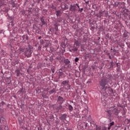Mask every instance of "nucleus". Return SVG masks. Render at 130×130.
Here are the masks:
<instances>
[{
    "label": "nucleus",
    "instance_id": "obj_1",
    "mask_svg": "<svg viewBox=\"0 0 130 130\" xmlns=\"http://www.w3.org/2000/svg\"><path fill=\"white\" fill-rule=\"evenodd\" d=\"M32 53H33V47L31 45H28L27 47L25 48V52H24V55L26 56V57H31V55H32Z\"/></svg>",
    "mask_w": 130,
    "mask_h": 130
},
{
    "label": "nucleus",
    "instance_id": "obj_2",
    "mask_svg": "<svg viewBox=\"0 0 130 130\" xmlns=\"http://www.w3.org/2000/svg\"><path fill=\"white\" fill-rule=\"evenodd\" d=\"M118 8V9H122L124 14L129 13V10L125 9V3H124V2H119Z\"/></svg>",
    "mask_w": 130,
    "mask_h": 130
},
{
    "label": "nucleus",
    "instance_id": "obj_3",
    "mask_svg": "<svg viewBox=\"0 0 130 130\" xmlns=\"http://www.w3.org/2000/svg\"><path fill=\"white\" fill-rule=\"evenodd\" d=\"M77 8H78V9L80 8V6L79 5V4H74L70 5L69 11H70V12H73V13H76V12H77Z\"/></svg>",
    "mask_w": 130,
    "mask_h": 130
},
{
    "label": "nucleus",
    "instance_id": "obj_4",
    "mask_svg": "<svg viewBox=\"0 0 130 130\" xmlns=\"http://www.w3.org/2000/svg\"><path fill=\"white\" fill-rule=\"evenodd\" d=\"M69 50L70 52H77L79 49V47L77 46L76 45H69Z\"/></svg>",
    "mask_w": 130,
    "mask_h": 130
},
{
    "label": "nucleus",
    "instance_id": "obj_5",
    "mask_svg": "<svg viewBox=\"0 0 130 130\" xmlns=\"http://www.w3.org/2000/svg\"><path fill=\"white\" fill-rule=\"evenodd\" d=\"M107 83H108V82L105 78L101 79L100 81V86H101L102 90L106 87Z\"/></svg>",
    "mask_w": 130,
    "mask_h": 130
},
{
    "label": "nucleus",
    "instance_id": "obj_6",
    "mask_svg": "<svg viewBox=\"0 0 130 130\" xmlns=\"http://www.w3.org/2000/svg\"><path fill=\"white\" fill-rule=\"evenodd\" d=\"M61 85H62L64 87L67 86V88L65 87L66 90L71 89V85L70 84V81H69V80L61 82Z\"/></svg>",
    "mask_w": 130,
    "mask_h": 130
},
{
    "label": "nucleus",
    "instance_id": "obj_7",
    "mask_svg": "<svg viewBox=\"0 0 130 130\" xmlns=\"http://www.w3.org/2000/svg\"><path fill=\"white\" fill-rule=\"evenodd\" d=\"M103 91H105L106 94H114L113 89L110 87L106 86L104 89H102Z\"/></svg>",
    "mask_w": 130,
    "mask_h": 130
},
{
    "label": "nucleus",
    "instance_id": "obj_8",
    "mask_svg": "<svg viewBox=\"0 0 130 130\" xmlns=\"http://www.w3.org/2000/svg\"><path fill=\"white\" fill-rule=\"evenodd\" d=\"M1 121L2 122V126H5V130H9V126H8V124H7V122L5 120L4 117H1Z\"/></svg>",
    "mask_w": 130,
    "mask_h": 130
},
{
    "label": "nucleus",
    "instance_id": "obj_9",
    "mask_svg": "<svg viewBox=\"0 0 130 130\" xmlns=\"http://www.w3.org/2000/svg\"><path fill=\"white\" fill-rule=\"evenodd\" d=\"M82 41H81V38H75L74 39V45H76L78 47H80Z\"/></svg>",
    "mask_w": 130,
    "mask_h": 130
},
{
    "label": "nucleus",
    "instance_id": "obj_10",
    "mask_svg": "<svg viewBox=\"0 0 130 130\" xmlns=\"http://www.w3.org/2000/svg\"><path fill=\"white\" fill-rule=\"evenodd\" d=\"M117 107H121V108H122V109H123V114H125V110L124 109V108H125V107H126V104L123 105L122 104H120L119 103H118Z\"/></svg>",
    "mask_w": 130,
    "mask_h": 130
},
{
    "label": "nucleus",
    "instance_id": "obj_11",
    "mask_svg": "<svg viewBox=\"0 0 130 130\" xmlns=\"http://www.w3.org/2000/svg\"><path fill=\"white\" fill-rule=\"evenodd\" d=\"M58 104H62L63 102H64V99L63 98L61 97V96H59L57 98V100Z\"/></svg>",
    "mask_w": 130,
    "mask_h": 130
},
{
    "label": "nucleus",
    "instance_id": "obj_12",
    "mask_svg": "<svg viewBox=\"0 0 130 130\" xmlns=\"http://www.w3.org/2000/svg\"><path fill=\"white\" fill-rule=\"evenodd\" d=\"M111 114H112L111 110L107 111L106 116L108 118V119H109L110 122H111Z\"/></svg>",
    "mask_w": 130,
    "mask_h": 130
},
{
    "label": "nucleus",
    "instance_id": "obj_13",
    "mask_svg": "<svg viewBox=\"0 0 130 130\" xmlns=\"http://www.w3.org/2000/svg\"><path fill=\"white\" fill-rule=\"evenodd\" d=\"M64 63L66 64V66H68V68H72V66H71V61L70 60H69V59H64Z\"/></svg>",
    "mask_w": 130,
    "mask_h": 130
},
{
    "label": "nucleus",
    "instance_id": "obj_14",
    "mask_svg": "<svg viewBox=\"0 0 130 130\" xmlns=\"http://www.w3.org/2000/svg\"><path fill=\"white\" fill-rule=\"evenodd\" d=\"M107 127H106V126L102 127L98 125H95V130H107Z\"/></svg>",
    "mask_w": 130,
    "mask_h": 130
},
{
    "label": "nucleus",
    "instance_id": "obj_15",
    "mask_svg": "<svg viewBox=\"0 0 130 130\" xmlns=\"http://www.w3.org/2000/svg\"><path fill=\"white\" fill-rule=\"evenodd\" d=\"M59 119H60L61 121H64V120H67V114H61V116L59 117Z\"/></svg>",
    "mask_w": 130,
    "mask_h": 130
},
{
    "label": "nucleus",
    "instance_id": "obj_16",
    "mask_svg": "<svg viewBox=\"0 0 130 130\" xmlns=\"http://www.w3.org/2000/svg\"><path fill=\"white\" fill-rule=\"evenodd\" d=\"M104 14H105V11H101L96 14V16L98 18H101V17H103V16H104Z\"/></svg>",
    "mask_w": 130,
    "mask_h": 130
},
{
    "label": "nucleus",
    "instance_id": "obj_17",
    "mask_svg": "<svg viewBox=\"0 0 130 130\" xmlns=\"http://www.w3.org/2000/svg\"><path fill=\"white\" fill-rule=\"evenodd\" d=\"M8 16V19L9 21H11L10 23H11L12 26H14V17L10 16L9 14H7Z\"/></svg>",
    "mask_w": 130,
    "mask_h": 130
},
{
    "label": "nucleus",
    "instance_id": "obj_18",
    "mask_svg": "<svg viewBox=\"0 0 130 130\" xmlns=\"http://www.w3.org/2000/svg\"><path fill=\"white\" fill-rule=\"evenodd\" d=\"M55 60H63V59H64V57H62L61 56V54H60V53H59L58 56H57L55 58Z\"/></svg>",
    "mask_w": 130,
    "mask_h": 130
},
{
    "label": "nucleus",
    "instance_id": "obj_19",
    "mask_svg": "<svg viewBox=\"0 0 130 130\" xmlns=\"http://www.w3.org/2000/svg\"><path fill=\"white\" fill-rule=\"evenodd\" d=\"M61 109H62V106H61V104H59V105L55 108L56 112L58 113L59 110H61Z\"/></svg>",
    "mask_w": 130,
    "mask_h": 130
},
{
    "label": "nucleus",
    "instance_id": "obj_20",
    "mask_svg": "<svg viewBox=\"0 0 130 130\" xmlns=\"http://www.w3.org/2000/svg\"><path fill=\"white\" fill-rule=\"evenodd\" d=\"M40 20L42 22V26L43 25H46L47 20L46 19H44V16H42V17H41Z\"/></svg>",
    "mask_w": 130,
    "mask_h": 130
},
{
    "label": "nucleus",
    "instance_id": "obj_21",
    "mask_svg": "<svg viewBox=\"0 0 130 130\" xmlns=\"http://www.w3.org/2000/svg\"><path fill=\"white\" fill-rule=\"evenodd\" d=\"M24 92H25V89L23 87H22L21 88H20L19 91L17 92V94H24Z\"/></svg>",
    "mask_w": 130,
    "mask_h": 130
},
{
    "label": "nucleus",
    "instance_id": "obj_22",
    "mask_svg": "<svg viewBox=\"0 0 130 130\" xmlns=\"http://www.w3.org/2000/svg\"><path fill=\"white\" fill-rule=\"evenodd\" d=\"M112 109L114 111V114L116 115L117 116L118 115V114L119 113V110L117 109L114 108V107H111Z\"/></svg>",
    "mask_w": 130,
    "mask_h": 130
},
{
    "label": "nucleus",
    "instance_id": "obj_23",
    "mask_svg": "<svg viewBox=\"0 0 130 130\" xmlns=\"http://www.w3.org/2000/svg\"><path fill=\"white\" fill-rule=\"evenodd\" d=\"M128 32L127 31L125 30L124 34H123V38H125V39H127L128 38Z\"/></svg>",
    "mask_w": 130,
    "mask_h": 130
},
{
    "label": "nucleus",
    "instance_id": "obj_24",
    "mask_svg": "<svg viewBox=\"0 0 130 130\" xmlns=\"http://www.w3.org/2000/svg\"><path fill=\"white\" fill-rule=\"evenodd\" d=\"M27 12V15L28 16H30L32 13H33V8H29V10H26Z\"/></svg>",
    "mask_w": 130,
    "mask_h": 130
},
{
    "label": "nucleus",
    "instance_id": "obj_25",
    "mask_svg": "<svg viewBox=\"0 0 130 130\" xmlns=\"http://www.w3.org/2000/svg\"><path fill=\"white\" fill-rule=\"evenodd\" d=\"M54 26V30H55V34L57 35V34L56 32L58 31V25H57L56 24H55Z\"/></svg>",
    "mask_w": 130,
    "mask_h": 130
},
{
    "label": "nucleus",
    "instance_id": "obj_26",
    "mask_svg": "<svg viewBox=\"0 0 130 130\" xmlns=\"http://www.w3.org/2000/svg\"><path fill=\"white\" fill-rule=\"evenodd\" d=\"M29 39V37H28V35H24L22 36V40L24 41L28 40Z\"/></svg>",
    "mask_w": 130,
    "mask_h": 130
},
{
    "label": "nucleus",
    "instance_id": "obj_27",
    "mask_svg": "<svg viewBox=\"0 0 130 130\" xmlns=\"http://www.w3.org/2000/svg\"><path fill=\"white\" fill-rule=\"evenodd\" d=\"M21 13H22V15H23V16H28L27 10L22 11H21Z\"/></svg>",
    "mask_w": 130,
    "mask_h": 130
},
{
    "label": "nucleus",
    "instance_id": "obj_28",
    "mask_svg": "<svg viewBox=\"0 0 130 130\" xmlns=\"http://www.w3.org/2000/svg\"><path fill=\"white\" fill-rule=\"evenodd\" d=\"M114 66H115V63L113 62V61H111L110 62V68L112 69V68H113L114 67Z\"/></svg>",
    "mask_w": 130,
    "mask_h": 130
},
{
    "label": "nucleus",
    "instance_id": "obj_29",
    "mask_svg": "<svg viewBox=\"0 0 130 130\" xmlns=\"http://www.w3.org/2000/svg\"><path fill=\"white\" fill-rule=\"evenodd\" d=\"M49 93L50 94H53V93H56V89L55 88H53L50 91H49Z\"/></svg>",
    "mask_w": 130,
    "mask_h": 130
},
{
    "label": "nucleus",
    "instance_id": "obj_30",
    "mask_svg": "<svg viewBox=\"0 0 130 130\" xmlns=\"http://www.w3.org/2000/svg\"><path fill=\"white\" fill-rule=\"evenodd\" d=\"M56 13L57 17H60V15H61V12H60V10H56Z\"/></svg>",
    "mask_w": 130,
    "mask_h": 130
},
{
    "label": "nucleus",
    "instance_id": "obj_31",
    "mask_svg": "<svg viewBox=\"0 0 130 130\" xmlns=\"http://www.w3.org/2000/svg\"><path fill=\"white\" fill-rule=\"evenodd\" d=\"M61 47L64 49L66 47H67V44H66V43L62 42L61 43Z\"/></svg>",
    "mask_w": 130,
    "mask_h": 130
},
{
    "label": "nucleus",
    "instance_id": "obj_32",
    "mask_svg": "<svg viewBox=\"0 0 130 130\" xmlns=\"http://www.w3.org/2000/svg\"><path fill=\"white\" fill-rule=\"evenodd\" d=\"M59 77H63V78H64V77H66V76H64V73H63L62 72V71H59Z\"/></svg>",
    "mask_w": 130,
    "mask_h": 130
},
{
    "label": "nucleus",
    "instance_id": "obj_33",
    "mask_svg": "<svg viewBox=\"0 0 130 130\" xmlns=\"http://www.w3.org/2000/svg\"><path fill=\"white\" fill-rule=\"evenodd\" d=\"M118 4H119V2L117 1L115 2L113 4V6L114 8H116V7H118Z\"/></svg>",
    "mask_w": 130,
    "mask_h": 130
},
{
    "label": "nucleus",
    "instance_id": "obj_34",
    "mask_svg": "<svg viewBox=\"0 0 130 130\" xmlns=\"http://www.w3.org/2000/svg\"><path fill=\"white\" fill-rule=\"evenodd\" d=\"M0 130H4L3 127V122H2V118H0Z\"/></svg>",
    "mask_w": 130,
    "mask_h": 130
},
{
    "label": "nucleus",
    "instance_id": "obj_35",
    "mask_svg": "<svg viewBox=\"0 0 130 130\" xmlns=\"http://www.w3.org/2000/svg\"><path fill=\"white\" fill-rule=\"evenodd\" d=\"M120 47H121V48H122V51H124V43H121V45H120Z\"/></svg>",
    "mask_w": 130,
    "mask_h": 130
},
{
    "label": "nucleus",
    "instance_id": "obj_36",
    "mask_svg": "<svg viewBox=\"0 0 130 130\" xmlns=\"http://www.w3.org/2000/svg\"><path fill=\"white\" fill-rule=\"evenodd\" d=\"M68 107H69V110L70 111H73V110H74V108L73 107V106H72V105H69Z\"/></svg>",
    "mask_w": 130,
    "mask_h": 130
},
{
    "label": "nucleus",
    "instance_id": "obj_37",
    "mask_svg": "<svg viewBox=\"0 0 130 130\" xmlns=\"http://www.w3.org/2000/svg\"><path fill=\"white\" fill-rule=\"evenodd\" d=\"M15 73H16V76L17 77H19V76H20V74H21V72H20V70H16Z\"/></svg>",
    "mask_w": 130,
    "mask_h": 130
},
{
    "label": "nucleus",
    "instance_id": "obj_38",
    "mask_svg": "<svg viewBox=\"0 0 130 130\" xmlns=\"http://www.w3.org/2000/svg\"><path fill=\"white\" fill-rule=\"evenodd\" d=\"M75 117H77V118H81V116H80V114L79 113H75L74 114Z\"/></svg>",
    "mask_w": 130,
    "mask_h": 130
},
{
    "label": "nucleus",
    "instance_id": "obj_39",
    "mask_svg": "<svg viewBox=\"0 0 130 130\" xmlns=\"http://www.w3.org/2000/svg\"><path fill=\"white\" fill-rule=\"evenodd\" d=\"M79 60H80V58H79V57H76L74 61H75L76 64H78V63H79Z\"/></svg>",
    "mask_w": 130,
    "mask_h": 130
},
{
    "label": "nucleus",
    "instance_id": "obj_40",
    "mask_svg": "<svg viewBox=\"0 0 130 130\" xmlns=\"http://www.w3.org/2000/svg\"><path fill=\"white\" fill-rule=\"evenodd\" d=\"M106 37L107 38H108V39H111V34H107L106 35Z\"/></svg>",
    "mask_w": 130,
    "mask_h": 130
},
{
    "label": "nucleus",
    "instance_id": "obj_41",
    "mask_svg": "<svg viewBox=\"0 0 130 130\" xmlns=\"http://www.w3.org/2000/svg\"><path fill=\"white\" fill-rule=\"evenodd\" d=\"M50 8L52 9L53 10H54L55 11H57V10L56 7L55 6H54V5H53V4L52 5V6H51Z\"/></svg>",
    "mask_w": 130,
    "mask_h": 130
},
{
    "label": "nucleus",
    "instance_id": "obj_42",
    "mask_svg": "<svg viewBox=\"0 0 130 130\" xmlns=\"http://www.w3.org/2000/svg\"><path fill=\"white\" fill-rule=\"evenodd\" d=\"M112 77L111 75L108 74L106 75V79H107V80H110Z\"/></svg>",
    "mask_w": 130,
    "mask_h": 130
},
{
    "label": "nucleus",
    "instance_id": "obj_43",
    "mask_svg": "<svg viewBox=\"0 0 130 130\" xmlns=\"http://www.w3.org/2000/svg\"><path fill=\"white\" fill-rule=\"evenodd\" d=\"M49 60L51 62H53V60H54V59H53V57L52 56L49 57Z\"/></svg>",
    "mask_w": 130,
    "mask_h": 130
},
{
    "label": "nucleus",
    "instance_id": "obj_44",
    "mask_svg": "<svg viewBox=\"0 0 130 130\" xmlns=\"http://www.w3.org/2000/svg\"><path fill=\"white\" fill-rule=\"evenodd\" d=\"M79 10H77V11L78 12V13H82V12H83V11L84 10V9L83 8H80L79 7V8H78Z\"/></svg>",
    "mask_w": 130,
    "mask_h": 130
},
{
    "label": "nucleus",
    "instance_id": "obj_45",
    "mask_svg": "<svg viewBox=\"0 0 130 130\" xmlns=\"http://www.w3.org/2000/svg\"><path fill=\"white\" fill-rule=\"evenodd\" d=\"M116 66L117 68V70H119V69H120V63H116Z\"/></svg>",
    "mask_w": 130,
    "mask_h": 130
},
{
    "label": "nucleus",
    "instance_id": "obj_46",
    "mask_svg": "<svg viewBox=\"0 0 130 130\" xmlns=\"http://www.w3.org/2000/svg\"><path fill=\"white\" fill-rule=\"evenodd\" d=\"M44 43H45V42L44 41H43V40H40V44H41V45H43V44H44Z\"/></svg>",
    "mask_w": 130,
    "mask_h": 130
},
{
    "label": "nucleus",
    "instance_id": "obj_47",
    "mask_svg": "<svg viewBox=\"0 0 130 130\" xmlns=\"http://www.w3.org/2000/svg\"><path fill=\"white\" fill-rule=\"evenodd\" d=\"M19 51H20V52H25V48H20L19 49Z\"/></svg>",
    "mask_w": 130,
    "mask_h": 130
},
{
    "label": "nucleus",
    "instance_id": "obj_48",
    "mask_svg": "<svg viewBox=\"0 0 130 130\" xmlns=\"http://www.w3.org/2000/svg\"><path fill=\"white\" fill-rule=\"evenodd\" d=\"M63 9H64V10H69V6H68V5L65 4L64 5V7Z\"/></svg>",
    "mask_w": 130,
    "mask_h": 130
},
{
    "label": "nucleus",
    "instance_id": "obj_49",
    "mask_svg": "<svg viewBox=\"0 0 130 130\" xmlns=\"http://www.w3.org/2000/svg\"><path fill=\"white\" fill-rule=\"evenodd\" d=\"M44 47H45V48H47V47H49V43H47L45 44Z\"/></svg>",
    "mask_w": 130,
    "mask_h": 130
},
{
    "label": "nucleus",
    "instance_id": "obj_50",
    "mask_svg": "<svg viewBox=\"0 0 130 130\" xmlns=\"http://www.w3.org/2000/svg\"><path fill=\"white\" fill-rule=\"evenodd\" d=\"M59 71H61L60 72H64V67H62L60 69Z\"/></svg>",
    "mask_w": 130,
    "mask_h": 130
},
{
    "label": "nucleus",
    "instance_id": "obj_51",
    "mask_svg": "<svg viewBox=\"0 0 130 130\" xmlns=\"http://www.w3.org/2000/svg\"><path fill=\"white\" fill-rule=\"evenodd\" d=\"M108 125L111 127L113 125H114V122H112L110 123Z\"/></svg>",
    "mask_w": 130,
    "mask_h": 130
},
{
    "label": "nucleus",
    "instance_id": "obj_52",
    "mask_svg": "<svg viewBox=\"0 0 130 130\" xmlns=\"http://www.w3.org/2000/svg\"><path fill=\"white\" fill-rule=\"evenodd\" d=\"M111 50H112L111 51V52H112L113 53L114 52H116V50L115 49H112V48H111Z\"/></svg>",
    "mask_w": 130,
    "mask_h": 130
},
{
    "label": "nucleus",
    "instance_id": "obj_53",
    "mask_svg": "<svg viewBox=\"0 0 130 130\" xmlns=\"http://www.w3.org/2000/svg\"><path fill=\"white\" fill-rule=\"evenodd\" d=\"M85 56H86V57H90V54H88V53H85Z\"/></svg>",
    "mask_w": 130,
    "mask_h": 130
},
{
    "label": "nucleus",
    "instance_id": "obj_54",
    "mask_svg": "<svg viewBox=\"0 0 130 130\" xmlns=\"http://www.w3.org/2000/svg\"><path fill=\"white\" fill-rule=\"evenodd\" d=\"M4 6V3L2 1H0V9Z\"/></svg>",
    "mask_w": 130,
    "mask_h": 130
},
{
    "label": "nucleus",
    "instance_id": "obj_55",
    "mask_svg": "<svg viewBox=\"0 0 130 130\" xmlns=\"http://www.w3.org/2000/svg\"><path fill=\"white\" fill-rule=\"evenodd\" d=\"M49 118L51 120V119H53V118H54V116H53V115H51L49 116Z\"/></svg>",
    "mask_w": 130,
    "mask_h": 130
},
{
    "label": "nucleus",
    "instance_id": "obj_56",
    "mask_svg": "<svg viewBox=\"0 0 130 130\" xmlns=\"http://www.w3.org/2000/svg\"><path fill=\"white\" fill-rule=\"evenodd\" d=\"M51 71H52V73L53 74H54V72H55V70L54 69V68H51Z\"/></svg>",
    "mask_w": 130,
    "mask_h": 130
},
{
    "label": "nucleus",
    "instance_id": "obj_57",
    "mask_svg": "<svg viewBox=\"0 0 130 130\" xmlns=\"http://www.w3.org/2000/svg\"><path fill=\"white\" fill-rule=\"evenodd\" d=\"M0 104H1V106H4V105H5V104H6L5 103V102L4 101H2L1 103H0Z\"/></svg>",
    "mask_w": 130,
    "mask_h": 130
},
{
    "label": "nucleus",
    "instance_id": "obj_58",
    "mask_svg": "<svg viewBox=\"0 0 130 130\" xmlns=\"http://www.w3.org/2000/svg\"><path fill=\"white\" fill-rule=\"evenodd\" d=\"M41 48H42V46H41V45L40 46H39L38 47V50H39V51H40V50H41Z\"/></svg>",
    "mask_w": 130,
    "mask_h": 130
},
{
    "label": "nucleus",
    "instance_id": "obj_59",
    "mask_svg": "<svg viewBox=\"0 0 130 130\" xmlns=\"http://www.w3.org/2000/svg\"><path fill=\"white\" fill-rule=\"evenodd\" d=\"M35 1V3H38V4H39V3H40V2L41 1V0H34Z\"/></svg>",
    "mask_w": 130,
    "mask_h": 130
},
{
    "label": "nucleus",
    "instance_id": "obj_60",
    "mask_svg": "<svg viewBox=\"0 0 130 130\" xmlns=\"http://www.w3.org/2000/svg\"><path fill=\"white\" fill-rule=\"evenodd\" d=\"M84 2H85V3H86V4H87V5H89V1H86V0H84Z\"/></svg>",
    "mask_w": 130,
    "mask_h": 130
},
{
    "label": "nucleus",
    "instance_id": "obj_61",
    "mask_svg": "<svg viewBox=\"0 0 130 130\" xmlns=\"http://www.w3.org/2000/svg\"><path fill=\"white\" fill-rule=\"evenodd\" d=\"M57 2H59V3H61L62 2V0H56Z\"/></svg>",
    "mask_w": 130,
    "mask_h": 130
},
{
    "label": "nucleus",
    "instance_id": "obj_62",
    "mask_svg": "<svg viewBox=\"0 0 130 130\" xmlns=\"http://www.w3.org/2000/svg\"><path fill=\"white\" fill-rule=\"evenodd\" d=\"M92 70H96V68H95V67L92 66Z\"/></svg>",
    "mask_w": 130,
    "mask_h": 130
},
{
    "label": "nucleus",
    "instance_id": "obj_63",
    "mask_svg": "<svg viewBox=\"0 0 130 130\" xmlns=\"http://www.w3.org/2000/svg\"><path fill=\"white\" fill-rule=\"evenodd\" d=\"M66 51V49H63L62 50V53H63Z\"/></svg>",
    "mask_w": 130,
    "mask_h": 130
},
{
    "label": "nucleus",
    "instance_id": "obj_64",
    "mask_svg": "<svg viewBox=\"0 0 130 130\" xmlns=\"http://www.w3.org/2000/svg\"><path fill=\"white\" fill-rule=\"evenodd\" d=\"M88 126V123H85V127H87Z\"/></svg>",
    "mask_w": 130,
    "mask_h": 130
}]
</instances>
